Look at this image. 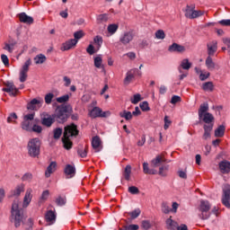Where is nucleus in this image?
<instances>
[{
    "mask_svg": "<svg viewBox=\"0 0 230 230\" xmlns=\"http://www.w3.org/2000/svg\"><path fill=\"white\" fill-rule=\"evenodd\" d=\"M74 136H78V128H76V125L70 124L66 126L62 137L64 148H66V150H70V148L73 147V142H71L69 137H73Z\"/></svg>",
    "mask_w": 230,
    "mask_h": 230,
    "instance_id": "f257e3e1",
    "label": "nucleus"
},
{
    "mask_svg": "<svg viewBox=\"0 0 230 230\" xmlns=\"http://www.w3.org/2000/svg\"><path fill=\"white\" fill-rule=\"evenodd\" d=\"M19 199L13 200L11 208V222H13L15 227H21V224L22 222L23 214L22 208H19Z\"/></svg>",
    "mask_w": 230,
    "mask_h": 230,
    "instance_id": "f03ea898",
    "label": "nucleus"
},
{
    "mask_svg": "<svg viewBox=\"0 0 230 230\" xmlns=\"http://www.w3.org/2000/svg\"><path fill=\"white\" fill-rule=\"evenodd\" d=\"M209 104L208 102H204L200 104L198 114L199 119L206 123L205 125H213V121H215V117L213 114L208 112Z\"/></svg>",
    "mask_w": 230,
    "mask_h": 230,
    "instance_id": "7ed1b4c3",
    "label": "nucleus"
},
{
    "mask_svg": "<svg viewBox=\"0 0 230 230\" xmlns=\"http://www.w3.org/2000/svg\"><path fill=\"white\" fill-rule=\"evenodd\" d=\"M27 150L30 157H38L40 154V139L35 137L29 140Z\"/></svg>",
    "mask_w": 230,
    "mask_h": 230,
    "instance_id": "20e7f679",
    "label": "nucleus"
},
{
    "mask_svg": "<svg viewBox=\"0 0 230 230\" xmlns=\"http://www.w3.org/2000/svg\"><path fill=\"white\" fill-rule=\"evenodd\" d=\"M72 111L70 105H65L61 107H58L56 111V119L58 123H66L67 121V112Z\"/></svg>",
    "mask_w": 230,
    "mask_h": 230,
    "instance_id": "39448f33",
    "label": "nucleus"
},
{
    "mask_svg": "<svg viewBox=\"0 0 230 230\" xmlns=\"http://www.w3.org/2000/svg\"><path fill=\"white\" fill-rule=\"evenodd\" d=\"M184 15L187 19H198L204 15V11L195 10V4H187L184 10Z\"/></svg>",
    "mask_w": 230,
    "mask_h": 230,
    "instance_id": "423d86ee",
    "label": "nucleus"
},
{
    "mask_svg": "<svg viewBox=\"0 0 230 230\" xmlns=\"http://www.w3.org/2000/svg\"><path fill=\"white\" fill-rule=\"evenodd\" d=\"M33 119H35V113H29L23 116V120L21 123L22 130L26 132H31V128L33 127Z\"/></svg>",
    "mask_w": 230,
    "mask_h": 230,
    "instance_id": "0eeeda50",
    "label": "nucleus"
},
{
    "mask_svg": "<svg viewBox=\"0 0 230 230\" xmlns=\"http://www.w3.org/2000/svg\"><path fill=\"white\" fill-rule=\"evenodd\" d=\"M88 116L93 119H95V118H109L111 111H103L100 107L95 106L88 111Z\"/></svg>",
    "mask_w": 230,
    "mask_h": 230,
    "instance_id": "6e6552de",
    "label": "nucleus"
},
{
    "mask_svg": "<svg viewBox=\"0 0 230 230\" xmlns=\"http://www.w3.org/2000/svg\"><path fill=\"white\" fill-rule=\"evenodd\" d=\"M30 66H31V59H27L22 65L19 72V81L24 84L28 80V71H30Z\"/></svg>",
    "mask_w": 230,
    "mask_h": 230,
    "instance_id": "1a4fd4ad",
    "label": "nucleus"
},
{
    "mask_svg": "<svg viewBox=\"0 0 230 230\" xmlns=\"http://www.w3.org/2000/svg\"><path fill=\"white\" fill-rule=\"evenodd\" d=\"M209 209H211V205L209 204V201L208 200H201L199 204V218L201 220H208L209 218Z\"/></svg>",
    "mask_w": 230,
    "mask_h": 230,
    "instance_id": "9d476101",
    "label": "nucleus"
},
{
    "mask_svg": "<svg viewBox=\"0 0 230 230\" xmlns=\"http://www.w3.org/2000/svg\"><path fill=\"white\" fill-rule=\"evenodd\" d=\"M5 87L2 88L4 93H8L9 96H17L19 94V88L15 87L13 82L7 81L4 83Z\"/></svg>",
    "mask_w": 230,
    "mask_h": 230,
    "instance_id": "9b49d317",
    "label": "nucleus"
},
{
    "mask_svg": "<svg viewBox=\"0 0 230 230\" xmlns=\"http://www.w3.org/2000/svg\"><path fill=\"white\" fill-rule=\"evenodd\" d=\"M222 202L226 208H230V185L225 184L223 187Z\"/></svg>",
    "mask_w": 230,
    "mask_h": 230,
    "instance_id": "f8f14e48",
    "label": "nucleus"
},
{
    "mask_svg": "<svg viewBox=\"0 0 230 230\" xmlns=\"http://www.w3.org/2000/svg\"><path fill=\"white\" fill-rule=\"evenodd\" d=\"M44 103V100L39 99H32L28 104L27 109L28 111H39L42 107Z\"/></svg>",
    "mask_w": 230,
    "mask_h": 230,
    "instance_id": "ddd939ff",
    "label": "nucleus"
},
{
    "mask_svg": "<svg viewBox=\"0 0 230 230\" xmlns=\"http://www.w3.org/2000/svg\"><path fill=\"white\" fill-rule=\"evenodd\" d=\"M33 189L28 188L25 191V195L23 197V201H22V208H26L31 203V199H33Z\"/></svg>",
    "mask_w": 230,
    "mask_h": 230,
    "instance_id": "4468645a",
    "label": "nucleus"
},
{
    "mask_svg": "<svg viewBox=\"0 0 230 230\" xmlns=\"http://www.w3.org/2000/svg\"><path fill=\"white\" fill-rule=\"evenodd\" d=\"M134 40V34L131 31H126L122 33L119 37V42L123 44V46H127V44H130Z\"/></svg>",
    "mask_w": 230,
    "mask_h": 230,
    "instance_id": "2eb2a0df",
    "label": "nucleus"
},
{
    "mask_svg": "<svg viewBox=\"0 0 230 230\" xmlns=\"http://www.w3.org/2000/svg\"><path fill=\"white\" fill-rule=\"evenodd\" d=\"M45 220L48 226H53L57 222V212L55 210H49L45 214Z\"/></svg>",
    "mask_w": 230,
    "mask_h": 230,
    "instance_id": "dca6fc26",
    "label": "nucleus"
},
{
    "mask_svg": "<svg viewBox=\"0 0 230 230\" xmlns=\"http://www.w3.org/2000/svg\"><path fill=\"white\" fill-rule=\"evenodd\" d=\"M53 123H55V116L48 113L43 114V117L41 118V124L44 127H51Z\"/></svg>",
    "mask_w": 230,
    "mask_h": 230,
    "instance_id": "f3484780",
    "label": "nucleus"
},
{
    "mask_svg": "<svg viewBox=\"0 0 230 230\" xmlns=\"http://www.w3.org/2000/svg\"><path fill=\"white\" fill-rule=\"evenodd\" d=\"M64 173L66 175V179H73L76 174V168L73 164H66L64 169Z\"/></svg>",
    "mask_w": 230,
    "mask_h": 230,
    "instance_id": "a211bd4d",
    "label": "nucleus"
},
{
    "mask_svg": "<svg viewBox=\"0 0 230 230\" xmlns=\"http://www.w3.org/2000/svg\"><path fill=\"white\" fill-rule=\"evenodd\" d=\"M169 53H184L186 51V48L182 45H179L178 43H172L168 48Z\"/></svg>",
    "mask_w": 230,
    "mask_h": 230,
    "instance_id": "6ab92c4d",
    "label": "nucleus"
},
{
    "mask_svg": "<svg viewBox=\"0 0 230 230\" xmlns=\"http://www.w3.org/2000/svg\"><path fill=\"white\" fill-rule=\"evenodd\" d=\"M208 57L215 56V52L218 49V42L217 40L210 41L207 44Z\"/></svg>",
    "mask_w": 230,
    "mask_h": 230,
    "instance_id": "aec40b11",
    "label": "nucleus"
},
{
    "mask_svg": "<svg viewBox=\"0 0 230 230\" xmlns=\"http://www.w3.org/2000/svg\"><path fill=\"white\" fill-rule=\"evenodd\" d=\"M194 71L196 74L199 75V78L201 82H206L209 76H211V74L206 70H202L199 67H195Z\"/></svg>",
    "mask_w": 230,
    "mask_h": 230,
    "instance_id": "412c9836",
    "label": "nucleus"
},
{
    "mask_svg": "<svg viewBox=\"0 0 230 230\" xmlns=\"http://www.w3.org/2000/svg\"><path fill=\"white\" fill-rule=\"evenodd\" d=\"M78 44V40L71 39L62 44L61 51H69L72 48H75Z\"/></svg>",
    "mask_w": 230,
    "mask_h": 230,
    "instance_id": "4be33fe9",
    "label": "nucleus"
},
{
    "mask_svg": "<svg viewBox=\"0 0 230 230\" xmlns=\"http://www.w3.org/2000/svg\"><path fill=\"white\" fill-rule=\"evenodd\" d=\"M221 173L227 174L230 172V162L223 160L218 164Z\"/></svg>",
    "mask_w": 230,
    "mask_h": 230,
    "instance_id": "5701e85b",
    "label": "nucleus"
},
{
    "mask_svg": "<svg viewBox=\"0 0 230 230\" xmlns=\"http://www.w3.org/2000/svg\"><path fill=\"white\" fill-rule=\"evenodd\" d=\"M191 68V62H190L189 58H184L181 60L180 66H178L179 73H182V69L185 71H190Z\"/></svg>",
    "mask_w": 230,
    "mask_h": 230,
    "instance_id": "b1692460",
    "label": "nucleus"
},
{
    "mask_svg": "<svg viewBox=\"0 0 230 230\" xmlns=\"http://www.w3.org/2000/svg\"><path fill=\"white\" fill-rule=\"evenodd\" d=\"M20 22L24 24H33V17L29 16L26 13H22L19 14Z\"/></svg>",
    "mask_w": 230,
    "mask_h": 230,
    "instance_id": "393cba45",
    "label": "nucleus"
},
{
    "mask_svg": "<svg viewBox=\"0 0 230 230\" xmlns=\"http://www.w3.org/2000/svg\"><path fill=\"white\" fill-rule=\"evenodd\" d=\"M57 170V162H51L49 165L47 167L45 172V177L49 178L51 177V173H55Z\"/></svg>",
    "mask_w": 230,
    "mask_h": 230,
    "instance_id": "a878e982",
    "label": "nucleus"
},
{
    "mask_svg": "<svg viewBox=\"0 0 230 230\" xmlns=\"http://www.w3.org/2000/svg\"><path fill=\"white\" fill-rule=\"evenodd\" d=\"M165 226L168 230H177L179 224L175 220L172 219V217H169L165 221Z\"/></svg>",
    "mask_w": 230,
    "mask_h": 230,
    "instance_id": "bb28decb",
    "label": "nucleus"
},
{
    "mask_svg": "<svg viewBox=\"0 0 230 230\" xmlns=\"http://www.w3.org/2000/svg\"><path fill=\"white\" fill-rule=\"evenodd\" d=\"M92 146L95 152H100V148L102 146V140L100 139V137L95 136L93 137Z\"/></svg>",
    "mask_w": 230,
    "mask_h": 230,
    "instance_id": "cd10ccee",
    "label": "nucleus"
},
{
    "mask_svg": "<svg viewBox=\"0 0 230 230\" xmlns=\"http://www.w3.org/2000/svg\"><path fill=\"white\" fill-rule=\"evenodd\" d=\"M25 185L21 183L15 187L13 190H12L13 197H21V193H24Z\"/></svg>",
    "mask_w": 230,
    "mask_h": 230,
    "instance_id": "c85d7f7f",
    "label": "nucleus"
},
{
    "mask_svg": "<svg viewBox=\"0 0 230 230\" xmlns=\"http://www.w3.org/2000/svg\"><path fill=\"white\" fill-rule=\"evenodd\" d=\"M204 128V134H203V139H209L211 137V131L213 130V124H205L203 126Z\"/></svg>",
    "mask_w": 230,
    "mask_h": 230,
    "instance_id": "c756f323",
    "label": "nucleus"
},
{
    "mask_svg": "<svg viewBox=\"0 0 230 230\" xmlns=\"http://www.w3.org/2000/svg\"><path fill=\"white\" fill-rule=\"evenodd\" d=\"M165 162H166V159H164L163 155H157L155 159L151 161V164L152 166H154V168H157V166H161L162 163H165Z\"/></svg>",
    "mask_w": 230,
    "mask_h": 230,
    "instance_id": "7c9ffc66",
    "label": "nucleus"
},
{
    "mask_svg": "<svg viewBox=\"0 0 230 230\" xmlns=\"http://www.w3.org/2000/svg\"><path fill=\"white\" fill-rule=\"evenodd\" d=\"M136 74V69H131L127 72L126 77L124 79L125 85H128L132 80H134V75Z\"/></svg>",
    "mask_w": 230,
    "mask_h": 230,
    "instance_id": "2f4dec72",
    "label": "nucleus"
},
{
    "mask_svg": "<svg viewBox=\"0 0 230 230\" xmlns=\"http://www.w3.org/2000/svg\"><path fill=\"white\" fill-rule=\"evenodd\" d=\"M201 89L206 93H213V91H215V84H213V82L208 81L202 84Z\"/></svg>",
    "mask_w": 230,
    "mask_h": 230,
    "instance_id": "473e14b6",
    "label": "nucleus"
},
{
    "mask_svg": "<svg viewBox=\"0 0 230 230\" xmlns=\"http://www.w3.org/2000/svg\"><path fill=\"white\" fill-rule=\"evenodd\" d=\"M93 64L97 69H103V58H102V55L93 58Z\"/></svg>",
    "mask_w": 230,
    "mask_h": 230,
    "instance_id": "72a5a7b5",
    "label": "nucleus"
},
{
    "mask_svg": "<svg viewBox=\"0 0 230 230\" xmlns=\"http://www.w3.org/2000/svg\"><path fill=\"white\" fill-rule=\"evenodd\" d=\"M119 28V25L117 23H111L108 25V33H109V37H112V35H114V33H116V31H118Z\"/></svg>",
    "mask_w": 230,
    "mask_h": 230,
    "instance_id": "f704fd0d",
    "label": "nucleus"
},
{
    "mask_svg": "<svg viewBox=\"0 0 230 230\" xmlns=\"http://www.w3.org/2000/svg\"><path fill=\"white\" fill-rule=\"evenodd\" d=\"M224 134H226V126L220 125L215 130L216 137H224Z\"/></svg>",
    "mask_w": 230,
    "mask_h": 230,
    "instance_id": "c9c22d12",
    "label": "nucleus"
},
{
    "mask_svg": "<svg viewBox=\"0 0 230 230\" xmlns=\"http://www.w3.org/2000/svg\"><path fill=\"white\" fill-rule=\"evenodd\" d=\"M47 58L44 54H38L35 58H34V64L39 65V64H44V62H46Z\"/></svg>",
    "mask_w": 230,
    "mask_h": 230,
    "instance_id": "e433bc0d",
    "label": "nucleus"
},
{
    "mask_svg": "<svg viewBox=\"0 0 230 230\" xmlns=\"http://www.w3.org/2000/svg\"><path fill=\"white\" fill-rule=\"evenodd\" d=\"M131 173H132V166L127 165V166L125 167L124 173H123L124 179H125L126 181H130V175H131Z\"/></svg>",
    "mask_w": 230,
    "mask_h": 230,
    "instance_id": "4c0bfd02",
    "label": "nucleus"
},
{
    "mask_svg": "<svg viewBox=\"0 0 230 230\" xmlns=\"http://www.w3.org/2000/svg\"><path fill=\"white\" fill-rule=\"evenodd\" d=\"M120 118H124V119H126V121H130V119H132V117L134 115H132V112L128 111H123L122 112L119 113Z\"/></svg>",
    "mask_w": 230,
    "mask_h": 230,
    "instance_id": "58836bf2",
    "label": "nucleus"
},
{
    "mask_svg": "<svg viewBox=\"0 0 230 230\" xmlns=\"http://www.w3.org/2000/svg\"><path fill=\"white\" fill-rule=\"evenodd\" d=\"M66 202H67L66 196H58V198H56L57 206H66Z\"/></svg>",
    "mask_w": 230,
    "mask_h": 230,
    "instance_id": "ea45409f",
    "label": "nucleus"
},
{
    "mask_svg": "<svg viewBox=\"0 0 230 230\" xmlns=\"http://www.w3.org/2000/svg\"><path fill=\"white\" fill-rule=\"evenodd\" d=\"M168 165H163L159 168L158 174L161 175V177H166V175H168Z\"/></svg>",
    "mask_w": 230,
    "mask_h": 230,
    "instance_id": "a19ab883",
    "label": "nucleus"
},
{
    "mask_svg": "<svg viewBox=\"0 0 230 230\" xmlns=\"http://www.w3.org/2000/svg\"><path fill=\"white\" fill-rule=\"evenodd\" d=\"M206 66L208 69H213L215 67V62H213V58L211 56H208L205 61Z\"/></svg>",
    "mask_w": 230,
    "mask_h": 230,
    "instance_id": "79ce46f5",
    "label": "nucleus"
},
{
    "mask_svg": "<svg viewBox=\"0 0 230 230\" xmlns=\"http://www.w3.org/2000/svg\"><path fill=\"white\" fill-rule=\"evenodd\" d=\"M141 100H143V97H141L139 93H136L130 98V102L133 105H137V102H141Z\"/></svg>",
    "mask_w": 230,
    "mask_h": 230,
    "instance_id": "37998d69",
    "label": "nucleus"
},
{
    "mask_svg": "<svg viewBox=\"0 0 230 230\" xmlns=\"http://www.w3.org/2000/svg\"><path fill=\"white\" fill-rule=\"evenodd\" d=\"M32 179H33V174L31 172H26L22 177V181L23 182H31Z\"/></svg>",
    "mask_w": 230,
    "mask_h": 230,
    "instance_id": "c03bdc74",
    "label": "nucleus"
},
{
    "mask_svg": "<svg viewBox=\"0 0 230 230\" xmlns=\"http://www.w3.org/2000/svg\"><path fill=\"white\" fill-rule=\"evenodd\" d=\"M109 21V14L102 13L97 15V22H107Z\"/></svg>",
    "mask_w": 230,
    "mask_h": 230,
    "instance_id": "a18cd8bd",
    "label": "nucleus"
},
{
    "mask_svg": "<svg viewBox=\"0 0 230 230\" xmlns=\"http://www.w3.org/2000/svg\"><path fill=\"white\" fill-rule=\"evenodd\" d=\"M166 38V34L164 33V31L158 30L155 32V39H158L159 40H164V39Z\"/></svg>",
    "mask_w": 230,
    "mask_h": 230,
    "instance_id": "49530a36",
    "label": "nucleus"
},
{
    "mask_svg": "<svg viewBox=\"0 0 230 230\" xmlns=\"http://www.w3.org/2000/svg\"><path fill=\"white\" fill-rule=\"evenodd\" d=\"M17 114L15 112L10 113L7 118V123H16L17 121Z\"/></svg>",
    "mask_w": 230,
    "mask_h": 230,
    "instance_id": "de8ad7c7",
    "label": "nucleus"
},
{
    "mask_svg": "<svg viewBox=\"0 0 230 230\" xmlns=\"http://www.w3.org/2000/svg\"><path fill=\"white\" fill-rule=\"evenodd\" d=\"M63 129L62 128H57L53 130L54 139H60V136H62Z\"/></svg>",
    "mask_w": 230,
    "mask_h": 230,
    "instance_id": "09e8293b",
    "label": "nucleus"
},
{
    "mask_svg": "<svg viewBox=\"0 0 230 230\" xmlns=\"http://www.w3.org/2000/svg\"><path fill=\"white\" fill-rule=\"evenodd\" d=\"M93 42L98 48H102V44H103V38L102 36H95L93 38Z\"/></svg>",
    "mask_w": 230,
    "mask_h": 230,
    "instance_id": "8fccbe9b",
    "label": "nucleus"
},
{
    "mask_svg": "<svg viewBox=\"0 0 230 230\" xmlns=\"http://www.w3.org/2000/svg\"><path fill=\"white\" fill-rule=\"evenodd\" d=\"M139 107H140L141 111H143L144 112H148V111H150V106L148 105V102H146V101L142 102L139 104Z\"/></svg>",
    "mask_w": 230,
    "mask_h": 230,
    "instance_id": "3c124183",
    "label": "nucleus"
},
{
    "mask_svg": "<svg viewBox=\"0 0 230 230\" xmlns=\"http://www.w3.org/2000/svg\"><path fill=\"white\" fill-rule=\"evenodd\" d=\"M56 100L58 103H66V102H69V94L62 95L61 97H58Z\"/></svg>",
    "mask_w": 230,
    "mask_h": 230,
    "instance_id": "603ef678",
    "label": "nucleus"
},
{
    "mask_svg": "<svg viewBox=\"0 0 230 230\" xmlns=\"http://www.w3.org/2000/svg\"><path fill=\"white\" fill-rule=\"evenodd\" d=\"M129 215H130L131 218L134 220V219L137 218V217H139L141 215V209L137 208V209L131 211L129 213Z\"/></svg>",
    "mask_w": 230,
    "mask_h": 230,
    "instance_id": "864d4df0",
    "label": "nucleus"
},
{
    "mask_svg": "<svg viewBox=\"0 0 230 230\" xmlns=\"http://www.w3.org/2000/svg\"><path fill=\"white\" fill-rule=\"evenodd\" d=\"M84 35H85V34L84 33V31H75V32L74 33L75 39H73V40H77V42H78V40H80V39H83Z\"/></svg>",
    "mask_w": 230,
    "mask_h": 230,
    "instance_id": "5fc2aeb1",
    "label": "nucleus"
},
{
    "mask_svg": "<svg viewBox=\"0 0 230 230\" xmlns=\"http://www.w3.org/2000/svg\"><path fill=\"white\" fill-rule=\"evenodd\" d=\"M55 97V95L53 93H47L45 95V103H47V105H49L51 103V102H53V98Z\"/></svg>",
    "mask_w": 230,
    "mask_h": 230,
    "instance_id": "6e6d98bb",
    "label": "nucleus"
},
{
    "mask_svg": "<svg viewBox=\"0 0 230 230\" xmlns=\"http://www.w3.org/2000/svg\"><path fill=\"white\" fill-rule=\"evenodd\" d=\"M31 132H36V134H40L42 132V127L37 124H34L31 128Z\"/></svg>",
    "mask_w": 230,
    "mask_h": 230,
    "instance_id": "4d7b16f0",
    "label": "nucleus"
},
{
    "mask_svg": "<svg viewBox=\"0 0 230 230\" xmlns=\"http://www.w3.org/2000/svg\"><path fill=\"white\" fill-rule=\"evenodd\" d=\"M162 211H163V213H164L165 215H168V213H170V212L172 211V208H170V207L168 206V204L163 203V204H162Z\"/></svg>",
    "mask_w": 230,
    "mask_h": 230,
    "instance_id": "13d9d810",
    "label": "nucleus"
},
{
    "mask_svg": "<svg viewBox=\"0 0 230 230\" xmlns=\"http://www.w3.org/2000/svg\"><path fill=\"white\" fill-rule=\"evenodd\" d=\"M128 192L131 193V195H137L139 193V189L136 186L128 187Z\"/></svg>",
    "mask_w": 230,
    "mask_h": 230,
    "instance_id": "bf43d9fd",
    "label": "nucleus"
},
{
    "mask_svg": "<svg viewBox=\"0 0 230 230\" xmlns=\"http://www.w3.org/2000/svg\"><path fill=\"white\" fill-rule=\"evenodd\" d=\"M1 60L4 66H10V60L8 59V56L2 54Z\"/></svg>",
    "mask_w": 230,
    "mask_h": 230,
    "instance_id": "052dcab7",
    "label": "nucleus"
},
{
    "mask_svg": "<svg viewBox=\"0 0 230 230\" xmlns=\"http://www.w3.org/2000/svg\"><path fill=\"white\" fill-rule=\"evenodd\" d=\"M139 229V226L137 225H128V226H126L124 227V229H119V230H137Z\"/></svg>",
    "mask_w": 230,
    "mask_h": 230,
    "instance_id": "680f3d73",
    "label": "nucleus"
},
{
    "mask_svg": "<svg viewBox=\"0 0 230 230\" xmlns=\"http://www.w3.org/2000/svg\"><path fill=\"white\" fill-rule=\"evenodd\" d=\"M142 227L145 230H148L150 227H152V224H150V221L148 220H144L142 221Z\"/></svg>",
    "mask_w": 230,
    "mask_h": 230,
    "instance_id": "e2e57ef3",
    "label": "nucleus"
},
{
    "mask_svg": "<svg viewBox=\"0 0 230 230\" xmlns=\"http://www.w3.org/2000/svg\"><path fill=\"white\" fill-rule=\"evenodd\" d=\"M4 49H5V51H8L9 53H13V44L5 43Z\"/></svg>",
    "mask_w": 230,
    "mask_h": 230,
    "instance_id": "0e129e2a",
    "label": "nucleus"
},
{
    "mask_svg": "<svg viewBox=\"0 0 230 230\" xmlns=\"http://www.w3.org/2000/svg\"><path fill=\"white\" fill-rule=\"evenodd\" d=\"M179 102H181V96L179 95H173L171 99V103L172 105H175V103H179Z\"/></svg>",
    "mask_w": 230,
    "mask_h": 230,
    "instance_id": "69168bd1",
    "label": "nucleus"
},
{
    "mask_svg": "<svg viewBox=\"0 0 230 230\" xmlns=\"http://www.w3.org/2000/svg\"><path fill=\"white\" fill-rule=\"evenodd\" d=\"M86 52L88 53V55H94L96 53V51L94 50V46L90 44L86 49Z\"/></svg>",
    "mask_w": 230,
    "mask_h": 230,
    "instance_id": "338daca9",
    "label": "nucleus"
},
{
    "mask_svg": "<svg viewBox=\"0 0 230 230\" xmlns=\"http://www.w3.org/2000/svg\"><path fill=\"white\" fill-rule=\"evenodd\" d=\"M218 24H221V26H230V19L220 20Z\"/></svg>",
    "mask_w": 230,
    "mask_h": 230,
    "instance_id": "774afa93",
    "label": "nucleus"
}]
</instances>
